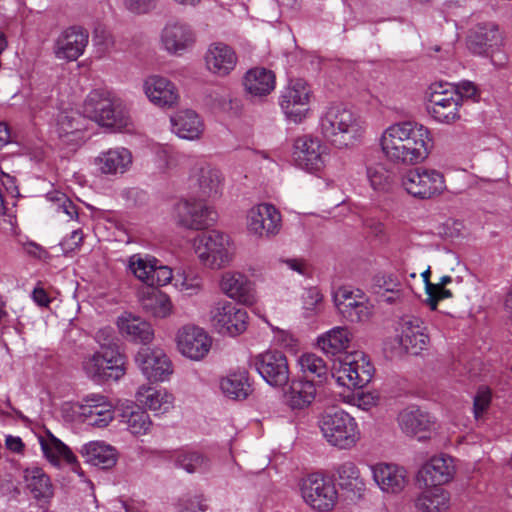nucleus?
<instances>
[{
  "mask_svg": "<svg viewBox=\"0 0 512 512\" xmlns=\"http://www.w3.org/2000/svg\"><path fill=\"white\" fill-rule=\"evenodd\" d=\"M195 180L198 194L202 199L181 198L169 209L170 221L177 224H213L219 220L218 212L204 199H217L223 190V177L220 171L210 164L198 162L191 173Z\"/></svg>",
  "mask_w": 512,
  "mask_h": 512,
  "instance_id": "nucleus-1",
  "label": "nucleus"
},
{
  "mask_svg": "<svg viewBox=\"0 0 512 512\" xmlns=\"http://www.w3.org/2000/svg\"><path fill=\"white\" fill-rule=\"evenodd\" d=\"M381 148L392 162L415 165L423 162L432 147L428 128L411 121L390 125L381 136Z\"/></svg>",
  "mask_w": 512,
  "mask_h": 512,
  "instance_id": "nucleus-2",
  "label": "nucleus"
},
{
  "mask_svg": "<svg viewBox=\"0 0 512 512\" xmlns=\"http://www.w3.org/2000/svg\"><path fill=\"white\" fill-rule=\"evenodd\" d=\"M361 129L359 117L342 104L330 105L320 116L321 135L338 148L352 144L359 136Z\"/></svg>",
  "mask_w": 512,
  "mask_h": 512,
  "instance_id": "nucleus-3",
  "label": "nucleus"
},
{
  "mask_svg": "<svg viewBox=\"0 0 512 512\" xmlns=\"http://www.w3.org/2000/svg\"><path fill=\"white\" fill-rule=\"evenodd\" d=\"M84 112L87 117L103 127L120 129L128 124L123 101L104 89H94L87 95Z\"/></svg>",
  "mask_w": 512,
  "mask_h": 512,
  "instance_id": "nucleus-4",
  "label": "nucleus"
},
{
  "mask_svg": "<svg viewBox=\"0 0 512 512\" xmlns=\"http://www.w3.org/2000/svg\"><path fill=\"white\" fill-rule=\"evenodd\" d=\"M318 426L326 441L340 449L353 447L360 437L355 419L341 409H327L319 417Z\"/></svg>",
  "mask_w": 512,
  "mask_h": 512,
  "instance_id": "nucleus-5",
  "label": "nucleus"
},
{
  "mask_svg": "<svg viewBox=\"0 0 512 512\" xmlns=\"http://www.w3.org/2000/svg\"><path fill=\"white\" fill-rule=\"evenodd\" d=\"M467 48L478 56L489 57L496 67H503L507 56L503 52L504 37L493 22L477 24L467 36Z\"/></svg>",
  "mask_w": 512,
  "mask_h": 512,
  "instance_id": "nucleus-6",
  "label": "nucleus"
},
{
  "mask_svg": "<svg viewBox=\"0 0 512 512\" xmlns=\"http://www.w3.org/2000/svg\"><path fill=\"white\" fill-rule=\"evenodd\" d=\"M461 96L453 84L432 83L427 92V111L439 123L451 124L460 119Z\"/></svg>",
  "mask_w": 512,
  "mask_h": 512,
  "instance_id": "nucleus-7",
  "label": "nucleus"
},
{
  "mask_svg": "<svg viewBox=\"0 0 512 512\" xmlns=\"http://www.w3.org/2000/svg\"><path fill=\"white\" fill-rule=\"evenodd\" d=\"M197 253L205 266L221 269L231 263L234 247L228 235L218 230H210L198 236Z\"/></svg>",
  "mask_w": 512,
  "mask_h": 512,
  "instance_id": "nucleus-8",
  "label": "nucleus"
},
{
  "mask_svg": "<svg viewBox=\"0 0 512 512\" xmlns=\"http://www.w3.org/2000/svg\"><path fill=\"white\" fill-rule=\"evenodd\" d=\"M300 491L305 503L320 512L331 511L338 501L334 482L321 474L313 473L304 478Z\"/></svg>",
  "mask_w": 512,
  "mask_h": 512,
  "instance_id": "nucleus-9",
  "label": "nucleus"
},
{
  "mask_svg": "<svg viewBox=\"0 0 512 512\" xmlns=\"http://www.w3.org/2000/svg\"><path fill=\"white\" fill-rule=\"evenodd\" d=\"M402 186L408 194L422 200L434 198L446 188L442 173L422 167L409 169L402 178Z\"/></svg>",
  "mask_w": 512,
  "mask_h": 512,
  "instance_id": "nucleus-10",
  "label": "nucleus"
},
{
  "mask_svg": "<svg viewBox=\"0 0 512 512\" xmlns=\"http://www.w3.org/2000/svg\"><path fill=\"white\" fill-rule=\"evenodd\" d=\"M374 374V367L362 352L345 355L339 360L333 376L343 386L362 388L367 385Z\"/></svg>",
  "mask_w": 512,
  "mask_h": 512,
  "instance_id": "nucleus-11",
  "label": "nucleus"
},
{
  "mask_svg": "<svg viewBox=\"0 0 512 512\" xmlns=\"http://www.w3.org/2000/svg\"><path fill=\"white\" fill-rule=\"evenodd\" d=\"M125 358L120 350L95 352L83 361V369L95 381L119 380L125 374Z\"/></svg>",
  "mask_w": 512,
  "mask_h": 512,
  "instance_id": "nucleus-12",
  "label": "nucleus"
},
{
  "mask_svg": "<svg viewBox=\"0 0 512 512\" xmlns=\"http://www.w3.org/2000/svg\"><path fill=\"white\" fill-rule=\"evenodd\" d=\"M247 319L246 310L229 301H219L210 310V323L222 335L242 334L247 328Z\"/></svg>",
  "mask_w": 512,
  "mask_h": 512,
  "instance_id": "nucleus-13",
  "label": "nucleus"
},
{
  "mask_svg": "<svg viewBox=\"0 0 512 512\" xmlns=\"http://www.w3.org/2000/svg\"><path fill=\"white\" fill-rule=\"evenodd\" d=\"M327 150V146L318 137L303 135L294 142L293 159L299 168L318 172L325 166Z\"/></svg>",
  "mask_w": 512,
  "mask_h": 512,
  "instance_id": "nucleus-14",
  "label": "nucleus"
},
{
  "mask_svg": "<svg viewBox=\"0 0 512 512\" xmlns=\"http://www.w3.org/2000/svg\"><path fill=\"white\" fill-rule=\"evenodd\" d=\"M311 89L303 79H294L281 93L279 104L285 115L295 123L306 118L309 111Z\"/></svg>",
  "mask_w": 512,
  "mask_h": 512,
  "instance_id": "nucleus-15",
  "label": "nucleus"
},
{
  "mask_svg": "<svg viewBox=\"0 0 512 512\" xmlns=\"http://www.w3.org/2000/svg\"><path fill=\"white\" fill-rule=\"evenodd\" d=\"M261 377L273 387H284L289 383L290 371L287 357L278 350H268L252 360Z\"/></svg>",
  "mask_w": 512,
  "mask_h": 512,
  "instance_id": "nucleus-16",
  "label": "nucleus"
},
{
  "mask_svg": "<svg viewBox=\"0 0 512 512\" xmlns=\"http://www.w3.org/2000/svg\"><path fill=\"white\" fill-rule=\"evenodd\" d=\"M89 34L79 26L64 29L54 40L53 54L58 60L76 61L84 54L88 45Z\"/></svg>",
  "mask_w": 512,
  "mask_h": 512,
  "instance_id": "nucleus-17",
  "label": "nucleus"
},
{
  "mask_svg": "<svg viewBox=\"0 0 512 512\" xmlns=\"http://www.w3.org/2000/svg\"><path fill=\"white\" fill-rule=\"evenodd\" d=\"M135 361L151 381H164L173 372L170 359L160 348L142 347L137 352Z\"/></svg>",
  "mask_w": 512,
  "mask_h": 512,
  "instance_id": "nucleus-18",
  "label": "nucleus"
},
{
  "mask_svg": "<svg viewBox=\"0 0 512 512\" xmlns=\"http://www.w3.org/2000/svg\"><path fill=\"white\" fill-rule=\"evenodd\" d=\"M176 340L180 353L192 360L203 359L211 348V338L202 328L194 325L179 329Z\"/></svg>",
  "mask_w": 512,
  "mask_h": 512,
  "instance_id": "nucleus-19",
  "label": "nucleus"
},
{
  "mask_svg": "<svg viewBox=\"0 0 512 512\" xmlns=\"http://www.w3.org/2000/svg\"><path fill=\"white\" fill-rule=\"evenodd\" d=\"M76 406L84 421L94 427L104 428L114 418L113 405L101 394L87 395Z\"/></svg>",
  "mask_w": 512,
  "mask_h": 512,
  "instance_id": "nucleus-20",
  "label": "nucleus"
},
{
  "mask_svg": "<svg viewBox=\"0 0 512 512\" xmlns=\"http://www.w3.org/2000/svg\"><path fill=\"white\" fill-rule=\"evenodd\" d=\"M207 70L218 77L228 76L238 63L235 50L226 43H211L204 55Z\"/></svg>",
  "mask_w": 512,
  "mask_h": 512,
  "instance_id": "nucleus-21",
  "label": "nucleus"
},
{
  "mask_svg": "<svg viewBox=\"0 0 512 512\" xmlns=\"http://www.w3.org/2000/svg\"><path fill=\"white\" fill-rule=\"evenodd\" d=\"M148 100L160 108H172L178 103L179 93L173 82L159 75H151L143 82Z\"/></svg>",
  "mask_w": 512,
  "mask_h": 512,
  "instance_id": "nucleus-22",
  "label": "nucleus"
},
{
  "mask_svg": "<svg viewBox=\"0 0 512 512\" xmlns=\"http://www.w3.org/2000/svg\"><path fill=\"white\" fill-rule=\"evenodd\" d=\"M401 334L399 343L409 354H419L427 345L429 337L424 322L415 316H404L400 321Z\"/></svg>",
  "mask_w": 512,
  "mask_h": 512,
  "instance_id": "nucleus-23",
  "label": "nucleus"
},
{
  "mask_svg": "<svg viewBox=\"0 0 512 512\" xmlns=\"http://www.w3.org/2000/svg\"><path fill=\"white\" fill-rule=\"evenodd\" d=\"M133 163V156L125 147H114L102 151L94 159L98 171L106 176H118L126 173Z\"/></svg>",
  "mask_w": 512,
  "mask_h": 512,
  "instance_id": "nucleus-24",
  "label": "nucleus"
},
{
  "mask_svg": "<svg viewBox=\"0 0 512 512\" xmlns=\"http://www.w3.org/2000/svg\"><path fill=\"white\" fill-rule=\"evenodd\" d=\"M455 466L449 456L433 457L418 471L417 481L425 486H438L448 483L454 476Z\"/></svg>",
  "mask_w": 512,
  "mask_h": 512,
  "instance_id": "nucleus-25",
  "label": "nucleus"
},
{
  "mask_svg": "<svg viewBox=\"0 0 512 512\" xmlns=\"http://www.w3.org/2000/svg\"><path fill=\"white\" fill-rule=\"evenodd\" d=\"M161 41L170 54H182L193 46L195 34L186 23L169 22L162 30Z\"/></svg>",
  "mask_w": 512,
  "mask_h": 512,
  "instance_id": "nucleus-26",
  "label": "nucleus"
},
{
  "mask_svg": "<svg viewBox=\"0 0 512 512\" xmlns=\"http://www.w3.org/2000/svg\"><path fill=\"white\" fill-rule=\"evenodd\" d=\"M86 119L78 111H63L57 118L58 137L68 145H79L84 141Z\"/></svg>",
  "mask_w": 512,
  "mask_h": 512,
  "instance_id": "nucleus-27",
  "label": "nucleus"
},
{
  "mask_svg": "<svg viewBox=\"0 0 512 512\" xmlns=\"http://www.w3.org/2000/svg\"><path fill=\"white\" fill-rule=\"evenodd\" d=\"M316 396V384L306 378L293 379L283 394L285 404L293 411L308 408L312 405Z\"/></svg>",
  "mask_w": 512,
  "mask_h": 512,
  "instance_id": "nucleus-28",
  "label": "nucleus"
},
{
  "mask_svg": "<svg viewBox=\"0 0 512 512\" xmlns=\"http://www.w3.org/2000/svg\"><path fill=\"white\" fill-rule=\"evenodd\" d=\"M373 478L386 493H399L407 484V473L395 464L379 463L373 467Z\"/></svg>",
  "mask_w": 512,
  "mask_h": 512,
  "instance_id": "nucleus-29",
  "label": "nucleus"
},
{
  "mask_svg": "<svg viewBox=\"0 0 512 512\" xmlns=\"http://www.w3.org/2000/svg\"><path fill=\"white\" fill-rule=\"evenodd\" d=\"M142 309L156 318H165L172 313L173 305L168 295L156 287H142L137 292Z\"/></svg>",
  "mask_w": 512,
  "mask_h": 512,
  "instance_id": "nucleus-30",
  "label": "nucleus"
},
{
  "mask_svg": "<svg viewBox=\"0 0 512 512\" xmlns=\"http://www.w3.org/2000/svg\"><path fill=\"white\" fill-rule=\"evenodd\" d=\"M170 121L172 131L182 139H198L204 130V125L199 115L190 109L177 112L171 117Z\"/></svg>",
  "mask_w": 512,
  "mask_h": 512,
  "instance_id": "nucleus-31",
  "label": "nucleus"
},
{
  "mask_svg": "<svg viewBox=\"0 0 512 512\" xmlns=\"http://www.w3.org/2000/svg\"><path fill=\"white\" fill-rule=\"evenodd\" d=\"M220 288L228 297L242 303H251L253 300L252 283L240 272H225L220 281Z\"/></svg>",
  "mask_w": 512,
  "mask_h": 512,
  "instance_id": "nucleus-32",
  "label": "nucleus"
},
{
  "mask_svg": "<svg viewBox=\"0 0 512 512\" xmlns=\"http://www.w3.org/2000/svg\"><path fill=\"white\" fill-rule=\"evenodd\" d=\"M243 84L252 96L263 97L275 89V74L264 67H255L246 72Z\"/></svg>",
  "mask_w": 512,
  "mask_h": 512,
  "instance_id": "nucleus-33",
  "label": "nucleus"
},
{
  "mask_svg": "<svg viewBox=\"0 0 512 512\" xmlns=\"http://www.w3.org/2000/svg\"><path fill=\"white\" fill-rule=\"evenodd\" d=\"M118 328L131 341L147 344L154 338V330L150 323L140 317L128 314L117 321Z\"/></svg>",
  "mask_w": 512,
  "mask_h": 512,
  "instance_id": "nucleus-34",
  "label": "nucleus"
},
{
  "mask_svg": "<svg viewBox=\"0 0 512 512\" xmlns=\"http://www.w3.org/2000/svg\"><path fill=\"white\" fill-rule=\"evenodd\" d=\"M26 489L37 499H48L53 496V486L43 469L31 467L24 470Z\"/></svg>",
  "mask_w": 512,
  "mask_h": 512,
  "instance_id": "nucleus-35",
  "label": "nucleus"
},
{
  "mask_svg": "<svg viewBox=\"0 0 512 512\" xmlns=\"http://www.w3.org/2000/svg\"><path fill=\"white\" fill-rule=\"evenodd\" d=\"M425 490L416 500L421 512H446L449 508V493L438 486Z\"/></svg>",
  "mask_w": 512,
  "mask_h": 512,
  "instance_id": "nucleus-36",
  "label": "nucleus"
},
{
  "mask_svg": "<svg viewBox=\"0 0 512 512\" xmlns=\"http://www.w3.org/2000/svg\"><path fill=\"white\" fill-rule=\"evenodd\" d=\"M222 392L231 399L244 400L252 392L246 370L229 374L220 382Z\"/></svg>",
  "mask_w": 512,
  "mask_h": 512,
  "instance_id": "nucleus-37",
  "label": "nucleus"
},
{
  "mask_svg": "<svg viewBox=\"0 0 512 512\" xmlns=\"http://www.w3.org/2000/svg\"><path fill=\"white\" fill-rule=\"evenodd\" d=\"M398 423L401 430L407 435H415L426 431L431 424L428 414L416 407H408L398 415Z\"/></svg>",
  "mask_w": 512,
  "mask_h": 512,
  "instance_id": "nucleus-38",
  "label": "nucleus"
},
{
  "mask_svg": "<svg viewBox=\"0 0 512 512\" xmlns=\"http://www.w3.org/2000/svg\"><path fill=\"white\" fill-rule=\"evenodd\" d=\"M81 453L86 458V461L93 466L110 468L116 462L113 448L101 442L96 441L85 444Z\"/></svg>",
  "mask_w": 512,
  "mask_h": 512,
  "instance_id": "nucleus-39",
  "label": "nucleus"
},
{
  "mask_svg": "<svg viewBox=\"0 0 512 512\" xmlns=\"http://www.w3.org/2000/svg\"><path fill=\"white\" fill-rule=\"evenodd\" d=\"M136 399L150 410H163L165 412L170 408L173 397L171 394L155 387L141 386L136 393Z\"/></svg>",
  "mask_w": 512,
  "mask_h": 512,
  "instance_id": "nucleus-40",
  "label": "nucleus"
},
{
  "mask_svg": "<svg viewBox=\"0 0 512 512\" xmlns=\"http://www.w3.org/2000/svg\"><path fill=\"white\" fill-rule=\"evenodd\" d=\"M352 334L345 327H335L318 338V345L325 353L335 355L346 350Z\"/></svg>",
  "mask_w": 512,
  "mask_h": 512,
  "instance_id": "nucleus-41",
  "label": "nucleus"
},
{
  "mask_svg": "<svg viewBox=\"0 0 512 512\" xmlns=\"http://www.w3.org/2000/svg\"><path fill=\"white\" fill-rule=\"evenodd\" d=\"M335 472L336 480L342 489L351 492H361L364 489L360 471L353 462L347 461L339 464L335 468Z\"/></svg>",
  "mask_w": 512,
  "mask_h": 512,
  "instance_id": "nucleus-42",
  "label": "nucleus"
},
{
  "mask_svg": "<svg viewBox=\"0 0 512 512\" xmlns=\"http://www.w3.org/2000/svg\"><path fill=\"white\" fill-rule=\"evenodd\" d=\"M120 416L121 422L125 423L134 435L146 434L152 425L149 415L136 406H126Z\"/></svg>",
  "mask_w": 512,
  "mask_h": 512,
  "instance_id": "nucleus-43",
  "label": "nucleus"
},
{
  "mask_svg": "<svg viewBox=\"0 0 512 512\" xmlns=\"http://www.w3.org/2000/svg\"><path fill=\"white\" fill-rule=\"evenodd\" d=\"M41 448L46 458L53 464H58L59 458L62 457L68 464L74 465L77 460L72 451L63 442L48 434V438H40Z\"/></svg>",
  "mask_w": 512,
  "mask_h": 512,
  "instance_id": "nucleus-44",
  "label": "nucleus"
},
{
  "mask_svg": "<svg viewBox=\"0 0 512 512\" xmlns=\"http://www.w3.org/2000/svg\"><path fill=\"white\" fill-rule=\"evenodd\" d=\"M250 224H280L282 215L271 203H260L251 207L246 215Z\"/></svg>",
  "mask_w": 512,
  "mask_h": 512,
  "instance_id": "nucleus-45",
  "label": "nucleus"
},
{
  "mask_svg": "<svg viewBox=\"0 0 512 512\" xmlns=\"http://www.w3.org/2000/svg\"><path fill=\"white\" fill-rule=\"evenodd\" d=\"M366 300L368 299L361 290L345 286L338 288L334 294V303L339 314L344 313L345 308L358 307L360 303H364Z\"/></svg>",
  "mask_w": 512,
  "mask_h": 512,
  "instance_id": "nucleus-46",
  "label": "nucleus"
},
{
  "mask_svg": "<svg viewBox=\"0 0 512 512\" xmlns=\"http://www.w3.org/2000/svg\"><path fill=\"white\" fill-rule=\"evenodd\" d=\"M298 364L301 371L306 376L326 379L329 368L326 362L314 353H305L298 358Z\"/></svg>",
  "mask_w": 512,
  "mask_h": 512,
  "instance_id": "nucleus-47",
  "label": "nucleus"
},
{
  "mask_svg": "<svg viewBox=\"0 0 512 512\" xmlns=\"http://www.w3.org/2000/svg\"><path fill=\"white\" fill-rule=\"evenodd\" d=\"M176 464L188 473H196L207 470L209 460L198 452H181L176 458Z\"/></svg>",
  "mask_w": 512,
  "mask_h": 512,
  "instance_id": "nucleus-48",
  "label": "nucleus"
},
{
  "mask_svg": "<svg viewBox=\"0 0 512 512\" xmlns=\"http://www.w3.org/2000/svg\"><path fill=\"white\" fill-rule=\"evenodd\" d=\"M366 173L370 185L374 190H384L390 183V172L382 163L369 165Z\"/></svg>",
  "mask_w": 512,
  "mask_h": 512,
  "instance_id": "nucleus-49",
  "label": "nucleus"
},
{
  "mask_svg": "<svg viewBox=\"0 0 512 512\" xmlns=\"http://www.w3.org/2000/svg\"><path fill=\"white\" fill-rule=\"evenodd\" d=\"M373 305L366 300L364 303H360L358 307L344 309V313H342V317L345 318L348 322L351 323H364L371 319L373 315Z\"/></svg>",
  "mask_w": 512,
  "mask_h": 512,
  "instance_id": "nucleus-50",
  "label": "nucleus"
},
{
  "mask_svg": "<svg viewBox=\"0 0 512 512\" xmlns=\"http://www.w3.org/2000/svg\"><path fill=\"white\" fill-rule=\"evenodd\" d=\"M155 258H142L138 255H133L129 259V268L133 274L147 285L150 277V271L152 270Z\"/></svg>",
  "mask_w": 512,
  "mask_h": 512,
  "instance_id": "nucleus-51",
  "label": "nucleus"
},
{
  "mask_svg": "<svg viewBox=\"0 0 512 512\" xmlns=\"http://www.w3.org/2000/svg\"><path fill=\"white\" fill-rule=\"evenodd\" d=\"M150 271V277L145 287H156L164 286L172 280V270L163 265H158V260L154 259L152 270Z\"/></svg>",
  "mask_w": 512,
  "mask_h": 512,
  "instance_id": "nucleus-52",
  "label": "nucleus"
},
{
  "mask_svg": "<svg viewBox=\"0 0 512 512\" xmlns=\"http://www.w3.org/2000/svg\"><path fill=\"white\" fill-rule=\"evenodd\" d=\"M490 403V390L486 387L479 388L473 402V412L476 419H480L483 416V414L488 410Z\"/></svg>",
  "mask_w": 512,
  "mask_h": 512,
  "instance_id": "nucleus-53",
  "label": "nucleus"
},
{
  "mask_svg": "<svg viewBox=\"0 0 512 512\" xmlns=\"http://www.w3.org/2000/svg\"><path fill=\"white\" fill-rule=\"evenodd\" d=\"M95 339L100 345V350L98 352L104 353L108 349L119 350V346L114 336V331L110 327L99 329L95 335Z\"/></svg>",
  "mask_w": 512,
  "mask_h": 512,
  "instance_id": "nucleus-54",
  "label": "nucleus"
},
{
  "mask_svg": "<svg viewBox=\"0 0 512 512\" xmlns=\"http://www.w3.org/2000/svg\"><path fill=\"white\" fill-rule=\"evenodd\" d=\"M124 6L131 13L143 14L155 7V0H124Z\"/></svg>",
  "mask_w": 512,
  "mask_h": 512,
  "instance_id": "nucleus-55",
  "label": "nucleus"
},
{
  "mask_svg": "<svg viewBox=\"0 0 512 512\" xmlns=\"http://www.w3.org/2000/svg\"><path fill=\"white\" fill-rule=\"evenodd\" d=\"M378 400V395L373 392H358L353 398L354 404L366 411L375 406Z\"/></svg>",
  "mask_w": 512,
  "mask_h": 512,
  "instance_id": "nucleus-56",
  "label": "nucleus"
},
{
  "mask_svg": "<svg viewBox=\"0 0 512 512\" xmlns=\"http://www.w3.org/2000/svg\"><path fill=\"white\" fill-rule=\"evenodd\" d=\"M433 234L444 241L454 242L462 237L460 229L455 226H434Z\"/></svg>",
  "mask_w": 512,
  "mask_h": 512,
  "instance_id": "nucleus-57",
  "label": "nucleus"
},
{
  "mask_svg": "<svg viewBox=\"0 0 512 512\" xmlns=\"http://www.w3.org/2000/svg\"><path fill=\"white\" fill-rule=\"evenodd\" d=\"M83 240V232L81 229H77L71 232L69 237H66L60 243L62 250L65 254L74 251L78 248Z\"/></svg>",
  "mask_w": 512,
  "mask_h": 512,
  "instance_id": "nucleus-58",
  "label": "nucleus"
},
{
  "mask_svg": "<svg viewBox=\"0 0 512 512\" xmlns=\"http://www.w3.org/2000/svg\"><path fill=\"white\" fill-rule=\"evenodd\" d=\"M451 297L452 292L450 290L446 289L445 287L435 286V289L432 291V295H428L427 304L431 310H436L440 300Z\"/></svg>",
  "mask_w": 512,
  "mask_h": 512,
  "instance_id": "nucleus-59",
  "label": "nucleus"
},
{
  "mask_svg": "<svg viewBox=\"0 0 512 512\" xmlns=\"http://www.w3.org/2000/svg\"><path fill=\"white\" fill-rule=\"evenodd\" d=\"M202 281L198 277H185L181 283V291L186 295L192 296L198 294L202 290Z\"/></svg>",
  "mask_w": 512,
  "mask_h": 512,
  "instance_id": "nucleus-60",
  "label": "nucleus"
},
{
  "mask_svg": "<svg viewBox=\"0 0 512 512\" xmlns=\"http://www.w3.org/2000/svg\"><path fill=\"white\" fill-rule=\"evenodd\" d=\"M357 215L346 204L339 205L333 214L335 222H355Z\"/></svg>",
  "mask_w": 512,
  "mask_h": 512,
  "instance_id": "nucleus-61",
  "label": "nucleus"
},
{
  "mask_svg": "<svg viewBox=\"0 0 512 512\" xmlns=\"http://www.w3.org/2000/svg\"><path fill=\"white\" fill-rule=\"evenodd\" d=\"M455 88L461 96V101L463 98H471L477 94V87L471 81H462Z\"/></svg>",
  "mask_w": 512,
  "mask_h": 512,
  "instance_id": "nucleus-62",
  "label": "nucleus"
},
{
  "mask_svg": "<svg viewBox=\"0 0 512 512\" xmlns=\"http://www.w3.org/2000/svg\"><path fill=\"white\" fill-rule=\"evenodd\" d=\"M321 300H322V295L320 294V292L317 289H315V288L308 289L304 295L305 308L308 310H312L316 304L321 302Z\"/></svg>",
  "mask_w": 512,
  "mask_h": 512,
  "instance_id": "nucleus-63",
  "label": "nucleus"
},
{
  "mask_svg": "<svg viewBox=\"0 0 512 512\" xmlns=\"http://www.w3.org/2000/svg\"><path fill=\"white\" fill-rule=\"evenodd\" d=\"M58 212L67 214L69 216V220H78V211L76 205L64 196L62 204L58 207Z\"/></svg>",
  "mask_w": 512,
  "mask_h": 512,
  "instance_id": "nucleus-64",
  "label": "nucleus"
}]
</instances>
